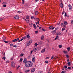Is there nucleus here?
<instances>
[{"instance_id": "2", "label": "nucleus", "mask_w": 73, "mask_h": 73, "mask_svg": "<svg viewBox=\"0 0 73 73\" xmlns=\"http://www.w3.org/2000/svg\"><path fill=\"white\" fill-rule=\"evenodd\" d=\"M61 3H60V6L61 8H63V11L62 12V15H63V14H64V8H64V5H63V4H62V3L61 2Z\"/></svg>"}, {"instance_id": "46", "label": "nucleus", "mask_w": 73, "mask_h": 73, "mask_svg": "<svg viewBox=\"0 0 73 73\" xmlns=\"http://www.w3.org/2000/svg\"><path fill=\"white\" fill-rule=\"evenodd\" d=\"M16 40L15 39H14L12 40V42H16Z\"/></svg>"}, {"instance_id": "8", "label": "nucleus", "mask_w": 73, "mask_h": 73, "mask_svg": "<svg viewBox=\"0 0 73 73\" xmlns=\"http://www.w3.org/2000/svg\"><path fill=\"white\" fill-rule=\"evenodd\" d=\"M15 19H19V16H16L14 17Z\"/></svg>"}, {"instance_id": "33", "label": "nucleus", "mask_w": 73, "mask_h": 73, "mask_svg": "<svg viewBox=\"0 0 73 73\" xmlns=\"http://www.w3.org/2000/svg\"><path fill=\"white\" fill-rule=\"evenodd\" d=\"M59 48H62V45H59Z\"/></svg>"}, {"instance_id": "15", "label": "nucleus", "mask_w": 73, "mask_h": 73, "mask_svg": "<svg viewBox=\"0 0 73 73\" xmlns=\"http://www.w3.org/2000/svg\"><path fill=\"white\" fill-rule=\"evenodd\" d=\"M59 37H58V36L57 35L56 36V37L55 38L54 40H56L57 38H58Z\"/></svg>"}, {"instance_id": "26", "label": "nucleus", "mask_w": 73, "mask_h": 73, "mask_svg": "<svg viewBox=\"0 0 73 73\" xmlns=\"http://www.w3.org/2000/svg\"><path fill=\"white\" fill-rule=\"evenodd\" d=\"M35 15H38V13H37V11H35Z\"/></svg>"}, {"instance_id": "40", "label": "nucleus", "mask_w": 73, "mask_h": 73, "mask_svg": "<svg viewBox=\"0 0 73 73\" xmlns=\"http://www.w3.org/2000/svg\"><path fill=\"white\" fill-rule=\"evenodd\" d=\"M29 18V16H27L26 19H28Z\"/></svg>"}, {"instance_id": "64", "label": "nucleus", "mask_w": 73, "mask_h": 73, "mask_svg": "<svg viewBox=\"0 0 73 73\" xmlns=\"http://www.w3.org/2000/svg\"><path fill=\"white\" fill-rule=\"evenodd\" d=\"M3 7H6V5H3Z\"/></svg>"}, {"instance_id": "22", "label": "nucleus", "mask_w": 73, "mask_h": 73, "mask_svg": "<svg viewBox=\"0 0 73 73\" xmlns=\"http://www.w3.org/2000/svg\"><path fill=\"white\" fill-rule=\"evenodd\" d=\"M26 37H27L28 38H29L30 37V36L29 35V34H28L27 36H26Z\"/></svg>"}, {"instance_id": "61", "label": "nucleus", "mask_w": 73, "mask_h": 73, "mask_svg": "<svg viewBox=\"0 0 73 73\" xmlns=\"http://www.w3.org/2000/svg\"><path fill=\"white\" fill-rule=\"evenodd\" d=\"M13 46V44H11L10 45V46Z\"/></svg>"}, {"instance_id": "17", "label": "nucleus", "mask_w": 73, "mask_h": 73, "mask_svg": "<svg viewBox=\"0 0 73 73\" xmlns=\"http://www.w3.org/2000/svg\"><path fill=\"white\" fill-rule=\"evenodd\" d=\"M70 47H69L67 48V49L68 52H69V51H70Z\"/></svg>"}, {"instance_id": "23", "label": "nucleus", "mask_w": 73, "mask_h": 73, "mask_svg": "<svg viewBox=\"0 0 73 73\" xmlns=\"http://www.w3.org/2000/svg\"><path fill=\"white\" fill-rule=\"evenodd\" d=\"M28 3H26L25 4V5H24L25 7H27V6H28Z\"/></svg>"}, {"instance_id": "57", "label": "nucleus", "mask_w": 73, "mask_h": 73, "mask_svg": "<svg viewBox=\"0 0 73 73\" xmlns=\"http://www.w3.org/2000/svg\"><path fill=\"white\" fill-rule=\"evenodd\" d=\"M49 57H47L46 58V60H48V59H49Z\"/></svg>"}, {"instance_id": "3", "label": "nucleus", "mask_w": 73, "mask_h": 73, "mask_svg": "<svg viewBox=\"0 0 73 73\" xmlns=\"http://www.w3.org/2000/svg\"><path fill=\"white\" fill-rule=\"evenodd\" d=\"M11 66L12 67H13V68H15V63L13 61L11 62Z\"/></svg>"}, {"instance_id": "63", "label": "nucleus", "mask_w": 73, "mask_h": 73, "mask_svg": "<svg viewBox=\"0 0 73 73\" xmlns=\"http://www.w3.org/2000/svg\"><path fill=\"white\" fill-rule=\"evenodd\" d=\"M20 68V66H18V67H17V69H18L19 68Z\"/></svg>"}, {"instance_id": "6", "label": "nucleus", "mask_w": 73, "mask_h": 73, "mask_svg": "<svg viewBox=\"0 0 73 73\" xmlns=\"http://www.w3.org/2000/svg\"><path fill=\"white\" fill-rule=\"evenodd\" d=\"M68 7L70 11H71V10H72V6L71 5L69 4L68 5Z\"/></svg>"}, {"instance_id": "37", "label": "nucleus", "mask_w": 73, "mask_h": 73, "mask_svg": "<svg viewBox=\"0 0 73 73\" xmlns=\"http://www.w3.org/2000/svg\"><path fill=\"white\" fill-rule=\"evenodd\" d=\"M35 46H37L38 45V44L37 43H35Z\"/></svg>"}, {"instance_id": "39", "label": "nucleus", "mask_w": 73, "mask_h": 73, "mask_svg": "<svg viewBox=\"0 0 73 73\" xmlns=\"http://www.w3.org/2000/svg\"><path fill=\"white\" fill-rule=\"evenodd\" d=\"M48 61H46L45 62V64H48Z\"/></svg>"}, {"instance_id": "41", "label": "nucleus", "mask_w": 73, "mask_h": 73, "mask_svg": "<svg viewBox=\"0 0 73 73\" xmlns=\"http://www.w3.org/2000/svg\"><path fill=\"white\" fill-rule=\"evenodd\" d=\"M32 40H30V44H31L32 42Z\"/></svg>"}, {"instance_id": "59", "label": "nucleus", "mask_w": 73, "mask_h": 73, "mask_svg": "<svg viewBox=\"0 0 73 73\" xmlns=\"http://www.w3.org/2000/svg\"><path fill=\"white\" fill-rule=\"evenodd\" d=\"M13 47H15V48L17 47V45H14V46H13Z\"/></svg>"}, {"instance_id": "18", "label": "nucleus", "mask_w": 73, "mask_h": 73, "mask_svg": "<svg viewBox=\"0 0 73 73\" xmlns=\"http://www.w3.org/2000/svg\"><path fill=\"white\" fill-rule=\"evenodd\" d=\"M56 33V31L54 30L52 31V33L53 34H55Z\"/></svg>"}, {"instance_id": "21", "label": "nucleus", "mask_w": 73, "mask_h": 73, "mask_svg": "<svg viewBox=\"0 0 73 73\" xmlns=\"http://www.w3.org/2000/svg\"><path fill=\"white\" fill-rule=\"evenodd\" d=\"M44 36L42 35L41 37V40H44Z\"/></svg>"}, {"instance_id": "20", "label": "nucleus", "mask_w": 73, "mask_h": 73, "mask_svg": "<svg viewBox=\"0 0 73 73\" xmlns=\"http://www.w3.org/2000/svg\"><path fill=\"white\" fill-rule=\"evenodd\" d=\"M64 25H68V23H67V22L64 21Z\"/></svg>"}, {"instance_id": "5", "label": "nucleus", "mask_w": 73, "mask_h": 73, "mask_svg": "<svg viewBox=\"0 0 73 73\" xmlns=\"http://www.w3.org/2000/svg\"><path fill=\"white\" fill-rule=\"evenodd\" d=\"M42 42L41 41H39L38 43V44L39 45H42Z\"/></svg>"}, {"instance_id": "16", "label": "nucleus", "mask_w": 73, "mask_h": 73, "mask_svg": "<svg viewBox=\"0 0 73 73\" xmlns=\"http://www.w3.org/2000/svg\"><path fill=\"white\" fill-rule=\"evenodd\" d=\"M64 54H68V52L66 51H64Z\"/></svg>"}, {"instance_id": "7", "label": "nucleus", "mask_w": 73, "mask_h": 73, "mask_svg": "<svg viewBox=\"0 0 73 73\" xmlns=\"http://www.w3.org/2000/svg\"><path fill=\"white\" fill-rule=\"evenodd\" d=\"M27 62V59L26 58H25L23 61L24 64H25Z\"/></svg>"}, {"instance_id": "42", "label": "nucleus", "mask_w": 73, "mask_h": 73, "mask_svg": "<svg viewBox=\"0 0 73 73\" xmlns=\"http://www.w3.org/2000/svg\"><path fill=\"white\" fill-rule=\"evenodd\" d=\"M21 13V12L20 11H18V13H19V14H20Z\"/></svg>"}, {"instance_id": "25", "label": "nucleus", "mask_w": 73, "mask_h": 73, "mask_svg": "<svg viewBox=\"0 0 73 73\" xmlns=\"http://www.w3.org/2000/svg\"><path fill=\"white\" fill-rule=\"evenodd\" d=\"M70 63H71V62H70L67 63L68 65H69V66L70 65Z\"/></svg>"}, {"instance_id": "19", "label": "nucleus", "mask_w": 73, "mask_h": 73, "mask_svg": "<svg viewBox=\"0 0 73 73\" xmlns=\"http://www.w3.org/2000/svg\"><path fill=\"white\" fill-rule=\"evenodd\" d=\"M33 26L34 28H35V29H36L37 28V27H36V24H34Z\"/></svg>"}, {"instance_id": "60", "label": "nucleus", "mask_w": 73, "mask_h": 73, "mask_svg": "<svg viewBox=\"0 0 73 73\" xmlns=\"http://www.w3.org/2000/svg\"><path fill=\"white\" fill-rule=\"evenodd\" d=\"M33 52V50H32L31 52V54H32Z\"/></svg>"}, {"instance_id": "56", "label": "nucleus", "mask_w": 73, "mask_h": 73, "mask_svg": "<svg viewBox=\"0 0 73 73\" xmlns=\"http://www.w3.org/2000/svg\"><path fill=\"white\" fill-rule=\"evenodd\" d=\"M9 60H7V61H6V63H9Z\"/></svg>"}, {"instance_id": "12", "label": "nucleus", "mask_w": 73, "mask_h": 73, "mask_svg": "<svg viewBox=\"0 0 73 73\" xmlns=\"http://www.w3.org/2000/svg\"><path fill=\"white\" fill-rule=\"evenodd\" d=\"M45 48H44L42 50L41 52V53H42L45 52Z\"/></svg>"}, {"instance_id": "58", "label": "nucleus", "mask_w": 73, "mask_h": 73, "mask_svg": "<svg viewBox=\"0 0 73 73\" xmlns=\"http://www.w3.org/2000/svg\"><path fill=\"white\" fill-rule=\"evenodd\" d=\"M3 4H7V3H6V2H3Z\"/></svg>"}, {"instance_id": "36", "label": "nucleus", "mask_w": 73, "mask_h": 73, "mask_svg": "<svg viewBox=\"0 0 73 73\" xmlns=\"http://www.w3.org/2000/svg\"><path fill=\"white\" fill-rule=\"evenodd\" d=\"M20 39L19 38H17V39H15V41H18V40H19Z\"/></svg>"}, {"instance_id": "52", "label": "nucleus", "mask_w": 73, "mask_h": 73, "mask_svg": "<svg viewBox=\"0 0 73 73\" xmlns=\"http://www.w3.org/2000/svg\"><path fill=\"white\" fill-rule=\"evenodd\" d=\"M27 38V36H25V37H23V39H25Z\"/></svg>"}, {"instance_id": "54", "label": "nucleus", "mask_w": 73, "mask_h": 73, "mask_svg": "<svg viewBox=\"0 0 73 73\" xmlns=\"http://www.w3.org/2000/svg\"><path fill=\"white\" fill-rule=\"evenodd\" d=\"M3 19V18H0V21H2Z\"/></svg>"}, {"instance_id": "1", "label": "nucleus", "mask_w": 73, "mask_h": 73, "mask_svg": "<svg viewBox=\"0 0 73 73\" xmlns=\"http://www.w3.org/2000/svg\"><path fill=\"white\" fill-rule=\"evenodd\" d=\"M33 65V63L31 61H27L25 63V66L26 67H29Z\"/></svg>"}, {"instance_id": "11", "label": "nucleus", "mask_w": 73, "mask_h": 73, "mask_svg": "<svg viewBox=\"0 0 73 73\" xmlns=\"http://www.w3.org/2000/svg\"><path fill=\"white\" fill-rule=\"evenodd\" d=\"M35 60H36V58L35 57H33L32 58V61L33 62H35Z\"/></svg>"}, {"instance_id": "28", "label": "nucleus", "mask_w": 73, "mask_h": 73, "mask_svg": "<svg viewBox=\"0 0 73 73\" xmlns=\"http://www.w3.org/2000/svg\"><path fill=\"white\" fill-rule=\"evenodd\" d=\"M35 20H36L38 21H39V20H40V19H39V18H36Z\"/></svg>"}, {"instance_id": "29", "label": "nucleus", "mask_w": 73, "mask_h": 73, "mask_svg": "<svg viewBox=\"0 0 73 73\" xmlns=\"http://www.w3.org/2000/svg\"><path fill=\"white\" fill-rule=\"evenodd\" d=\"M61 25L62 27H64V24L63 23H62Z\"/></svg>"}, {"instance_id": "34", "label": "nucleus", "mask_w": 73, "mask_h": 73, "mask_svg": "<svg viewBox=\"0 0 73 73\" xmlns=\"http://www.w3.org/2000/svg\"><path fill=\"white\" fill-rule=\"evenodd\" d=\"M67 69H68L69 70H71V67H68Z\"/></svg>"}, {"instance_id": "9", "label": "nucleus", "mask_w": 73, "mask_h": 73, "mask_svg": "<svg viewBox=\"0 0 73 73\" xmlns=\"http://www.w3.org/2000/svg\"><path fill=\"white\" fill-rule=\"evenodd\" d=\"M35 68H33L32 70H31V73H33V72H35Z\"/></svg>"}, {"instance_id": "48", "label": "nucleus", "mask_w": 73, "mask_h": 73, "mask_svg": "<svg viewBox=\"0 0 73 73\" xmlns=\"http://www.w3.org/2000/svg\"><path fill=\"white\" fill-rule=\"evenodd\" d=\"M37 33H38V31H35V34H37Z\"/></svg>"}, {"instance_id": "30", "label": "nucleus", "mask_w": 73, "mask_h": 73, "mask_svg": "<svg viewBox=\"0 0 73 73\" xmlns=\"http://www.w3.org/2000/svg\"><path fill=\"white\" fill-rule=\"evenodd\" d=\"M66 57H67V58H68L69 57V55L68 54H66Z\"/></svg>"}, {"instance_id": "38", "label": "nucleus", "mask_w": 73, "mask_h": 73, "mask_svg": "<svg viewBox=\"0 0 73 73\" xmlns=\"http://www.w3.org/2000/svg\"><path fill=\"white\" fill-rule=\"evenodd\" d=\"M49 29H51V28H53V26H50L48 27Z\"/></svg>"}, {"instance_id": "53", "label": "nucleus", "mask_w": 73, "mask_h": 73, "mask_svg": "<svg viewBox=\"0 0 73 73\" xmlns=\"http://www.w3.org/2000/svg\"><path fill=\"white\" fill-rule=\"evenodd\" d=\"M24 56V54H21V56Z\"/></svg>"}, {"instance_id": "31", "label": "nucleus", "mask_w": 73, "mask_h": 73, "mask_svg": "<svg viewBox=\"0 0 73 73\" xmlns=\"http://www.w3.org/2000/svg\"><path fill=\"white\" fill-rule=\"evenodd\" d=\"M23 38H22V39L20 40H18V42H20V41H23Z\"/></svg>"}, {"instance_id": "62", "label": "nucleus", "mask_w": 73, "mask_h": 73, "mask_svg": "<svg viewBox=\"0 0 73 73\" xmlns=\"http://www.w3.org/2000/svg\"><path fill=\"white\" fill-rule=\"evenodd\" d=\"M71 23L72 24H73V20H72L71 21Z\"/></svg>"}, {"instance_id": "47", "label": "nucleus", "mask_w": 73, "mask_h": 73, "mask_svg": "<svg viewBox=\"0 0 73 73\" xmlns=\"http://www.w3.org/2000/svg\"><path fill=\"white\" fill-rule=\"evenodd\" d=\"M22 4H24V2H25V1H24V0H22Z\"/></svg>"}, {"instance_id": "13", "label": "nucleus", "mask_w": 73, "mask_h": 73, "mask_svg": "<svg viewBox=\"0 0 73 73\" xmlns=\"http://www.w3.org/2000/svg\"><path fill=\"white\" fill-rule=\"evenodd\" d=\"M64 16L65 17H69V15H66V12L64 15Z\"/></svg>"}, {"instance_id": "32", "label": "nucleus", "mask_w": 73, "mask_h": 73, "mask_svg": "<svg viewBox=\"0 0 73 73\" xmlns=\"http://www.w3.org/2000/svg\"><path fill=\"white\" fill-rule=\"evenodd\" d=\"M31 55H29L28 56V58L29 59H30V58H31Z\"/></svg>"}, {"instance_id": "27", "label": "nucleus", "mask_w": 73, "mask_h": 73, "mask_svg": "<svg viewBox=\"0 0 73 73\" xmlns=\"http://www.w3.org/2000/svg\"><path fill=\"white\" fill-rule=\"evenodd\" d=\"M2 39L3 40H5V39H6V38L5 37H3L2 38Z\"/></svg>"}, {"instance_id": "10", "label": "nucleus", "mask_w": 73, "mask_h": 73, "mask_svg": "<svg viewBox=\"0 0 73 73\" xmlns=\"http://www.w3.org/2000/svg\"><path fill=\"white\" fill-rule=\"evenodd\" d=\"M61 33L60 32H57L56 33V35H61Z\"/></svg>"}, {"instance_id": "4", "label": "nucleus", "mask_w": 73, "mask_h": 73, "mask_svg": "<svg viewBox=\"0 0 73 73\" xmlns=\"http://www.w3.org/2000/svg\"><path fill=\"white\" fill-rule=\"evenodd\" d=\"M33 50L34 52H37V47L35 46L33 48Z\"/></svg>"}, {"instance_id": "49", "label": "nucleus", "mask_w": 73, "mask_h": 73, "mask_svg": "<svg viewBox=\"0 0 73 73\" xmlns=\"http://www.w3.org/2000/svg\"><path fill=\"white\" fill-rule=\"evenodd\" d=\"M64 31V27H63L62 29V31Z\"/></svg>"}, {"instance_id": "51", "label": "nucleus", "mask_w": 73, "mask_h": 73, "mask_svg": "<svg viewBox=\"0 0 73 73\" xmlns=\"http://www.w3.org/2000/svg\"><path fill=\"white\" fill-rule=\"evenodd\" d=\"M2 58L3 59H4V60H5V57L4 56Z\"/></svg>"}, {"instance_id": "43", "label": "nucleus", "mask_w": 73, "mask_h": 73, "mask_svg": "<svg viewBox=\"0 0 73 73\" xmlns=\"http://www.w3.org/2000/svg\"><path fill=\"white\" fill-rule=\"evenodd\" d=\"M25 21L27 23H29V21H28L26 19H25Z\"/></svg>"}, {"instance_id": "50", "label": "nucleus", "mask_w": 73, "mask_h": 73, "mask_svg": "<svg viewBox=\"0 0 73 73\" xmlns=\"http://www.w3.org/2000/svg\"><path fill=\"white\" fill-rule=\"evenodd\" d=\"M4 42H5V43H7V44L8 43V41H4Z\"/></svg>"}, {"instance_id": "45", "label": "nucleus", "mask_w": 73, "mask_h": 73, "mask_svg": "<svg viewBox=\"0 0 73 73\" xmlns=\"http://www.w3.org/2000/svg\"><path fill=\"white\" fill-rule=\"evenodd\" d=\"M68 67V66H64V68H67V67Z\"/></svg>"}, {"instance_id": "35", "label": "nucleus", "mask_w": 73, "mask_h": 73, "mask_svg": "<svg viewBox=\"0 0 73 73\" xmlns=\"http://www.w3.org/2000/svg\"><path fill=\"white\" fill-rule=\"evenodd\" d=\"M54 56L53 55L52 56L51 59L52 60H53V58H54Z\"/></svg>"}, {"instance_id": "14", "label": "nucleus", "mask_w": 73, "mask_h": 73, "mask_svg": "<svg viewBox=\"0 0 73 73\" xmlns=\"http://www.w3.org/2000/svg\"><path fill=\"white\" fill-rule=\"evenodd\" d=\"M26 46H29V45H30V44L28 42H27L26 43Z\"/></svg>"}, {"instance_id": "55", "label": "nucleus", "mask_w": 73, "mask_h": 73, "mask_svg": "<svg viewBox=\"0 0 73 73\" xmlns=\"http://www.w3.org/2000/svg\"><path fill=\"white\" fill-rule=\"evenodd\" d=\"M40 21V20H39L37 22V24H38L39 25H40V24H39V22Z\"/></svg>"}, {"instance_id": "44", "label": "nucleus", "mask_w": 73, "mask_h": 73, "mask_svg": "<svg viewBox=\"0 0 73 73\" xmlns=\"http://www.w3.org/2000/svg\"><path fill=\"white\" fill-rule=\"evenodd\" d=\"M23 58H21L20 60V61H23Z\"/></svg>"}, {"instance_id": "24", "label": "nucleus", "mask_w": 73, "mask_h": 73, "mask_svg": "<svg viewBox=\"0 0 73 73\" xmlns=\"http://www.w3.org/2000/svg\"><path fill=\"white\" fill-rule=\"evenodd\" d=\"M30 71V70H26L25 71V73H28V72H29Z\"/></svg>"}]
</instances>
